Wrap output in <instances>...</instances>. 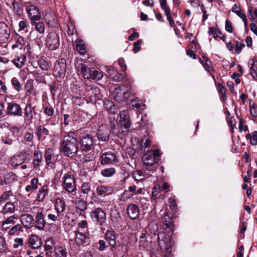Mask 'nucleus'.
I'll list each match as a JSON object with an SVG mask.
<instances>
[{
  "label": "nucleus",
  "instance_id": "obj_63",
  "mask_svg": "<svg viewBox=\"0 0 257 257\" xmlns=\"http://www.w3.org/2000/svg\"><path fill=\"white\" fill-rule=\"evenodd\" d=\"M12 6L16 12L19 13L21 11L22 7L21 4L19 3L14 1L12 3Z\"/></svg>",
  "mask_w": 257,
  "mask_h": 257
},
{
  "label": "nucleus",
  "instance_id": "obj_52",
  "mask_svg": "<svg viewBox=\"0 0 257 257\" xmlns=\"http://www.w3.org/2000/svg\"><path fill=\"white\" fill-rule=\"evenodd\" d=\"M63 216L57 213V215L50 213L48 215V218L49 220L53 221H60L62 219Z\"/></svg>",
  "mask_w": 257,
  "mask_h": 257
},
{
  "label": "nucleus",
  "instance_id": "obj_54",
  "mask_svg": "<svg viewBox=\"0 0 257 257\" xmlns=\"http://www.w3.org/2000/svg\"><path fill=\"white\" fill-rule=\"evenodd\" d=\"M249 107L250 112L251 115L253 117H256L257 116V109L256 108V107L255 106L254 102L250 100L249 102Z\"/></svg>",
  "mask_w": 257,
  "mask_h": 257
},
{
  "label": "nucleus",
  "instance_id": "obj_6",
  "mask_svg": "<svg viewBox=\"0 0 257 257\" xmlns=\"http://www.w3.org/2000/svg\"><path fill=\"white\" fill-rule=\"evenodd\" d=\"M79 69L80 74L85 79L92 78L93 79L100 80L103 76L102 72L96 70L94 68H90L87 67L83 64H81L79 66L78 70Z\"/></svg>",
  "mask_w": 257,
  "mask_h": 257
},
{
  "label": "nucleus",
  "instance_id": "obj_57",
  "mask_svg": "<svg viewBox=\"0 0 257 257\" xmlns=\"http://www.w3.org/2000/svg\"><path fill=\"white\" fill-rule=\"evenodd\" d=\"M160 1L161 8L164 10L165 13L171 11L170 9L167 5V0H161Z\"/></svg>",
  "mask_w": 257,
  "mask_h": 257
},
{
  "label": "nucleus",
  "instance_id": "obj_33",
  "mask_svg": "<svg viewBox=\"0 0 257 257\" xmlns=\"http://www.w3.org/2000/svg\"><path fill=\"white\" fill-rule=\"evenodd\" d=\"M26 57L24 54H21L14 59L12 62L17 68H22L25 64Z\"/></svg>",
  "mask_w": 257,
  "mask_h": 257
},
{
  "label": "nucleus",
  "instance_id": "obj_35",
  "mask_svg": "<svg viewBox=\"0 0 257 257\" xmlns=\"http://www.w3.org/2000/svg\"><path fill=\"white\" fill-rule=\"evenodd\" d=\"M39 180L37 178H33L30 181V184L27 185L25 190L27 192H32L38 188Z\"/></svg>",
  "mask_w": 257,
  "mask_h": 257
},
{
  "label": "nucleus",
  "instance_id": "obj_18",
  "mask_svg": "<svg viewBox=\"0 0 257 257\" xmlns=\"http://www.w3.org/2000/svg\"><path fill=\"white\" fill-rule=\"evenodd\" d=\"M20 222L22 226L26 229H31L33 227L34 218L33 216L30 214H22L20 216Z\"/></svg>",
  "mask_w": 257,
  "mask_h": 257
},
{
  "label": "nucleus",
  "instance_id": "obj_2",
  "mask_svg": "<svg viewBox=\"0 0 257 257\" xmlns=\"http://www.w3.org/2000/svg\"><path fill=\"white\" fill-rule=\"evenodd\" d=\"M158 239L161 249L166 252L165 257H169L174 244L171 235H167L164 231L159 232L158 234Z\"/></svg>",
  "mask_w": 257,
  "mask_h": 257
},
{
  "label": "nucleus",
  "instance_id": "obj_55",
  "mask_svg": "<svg viewBox=\"0 0 257 257\" xmlns=\"http://www.w3.org/2000/svg\"><path fill=\"white\" fill-rule=\"evenodd\" d=\"M24 245V239L22 238H16L14 239V243L13 244V247L14 248H18L22 247Z\"/></svg>",
  "mask_w": 257,
  "mask_h": 257
},
{
  "label": "nucleus",
  "instance_id": "obj_15",
  "mask_svg": "<svg viewBox=\"0 0 257 257\" xmlns=\"http://www.w3.org/2000/svg\"><path fill=\"white\" fill-rule=\"evenodd\" d=\"M66 71V64L64 59H61L55 64L54 75L57 77H64Z\"/></svg>",
  "mask_w": 257,
  "mask_h": 257
},
{
  "label": "nucleus",
  "instance_id": "obj_43",
  "mask_svg": "<svg viewBox=\"0 0 257 257\" xmlns=\"http://www.w3.org/2000/svg\"><path fill=\"white\" fill-rule=\"evenodd\" d=\"M203 60L205 61V63L203 64V67L204 69L208 72H210L211 70H213V68L212 67V64L211 61L209 60V59L206 57L205 55L202 56Z\"/></svg>",
  "mask_w": 257,
  "mask_h": 257
},
{
  "label": "nucleus",
  "instance_id": "obj_7",
  "mask_svg": "<svg viewBox=\"0 0 257 257\" xmlns=\"http://www.w3.org/2000/svg\"><path fill=\"white\" fill-rule=\"evenodd\" d=\"M119 124L122 132L127 134L131 126L128 112L127 110H123L119 112Z\"/></svg>",
  "mask_w": 257,
  "mask_h": 257
},
{
  "label": "nucleus",
  "instance_id": "obj_50",
  "mask_svg": "<svg viewBox=\"0 0 257 257\" xmlns=\"http://www.w3.org/2000/svg\"><path fill=\"white\" fill-rule=\"evenodd\" d=\"M76 208L80 211H84L87 208V203L84 200H80L76 202Z\"/></svg>",
  "mask_w": 257,
  "mask_h": 257
},
{
  "label": "nucleus",
  "instance_id": "obj_28",
  "mask_svg": "<svg viewBox=\"0 0 257 257\" xmlns=\"http://www.w3.org/2000/svg\"><path fill=\"white\" fill-rule=\"evenodd\" d=\"M111 191V187L104 185H99L96 189V193L99 196L110 194Z\"/></svg>",
  "mask_w": 257,
  "mask_h": 257
},
{
  "label": "nucleus",
  "instance_id": "obj_48",
  "mask_svg": "<svg viewBox=\"0 0 257 257\" xmlns=\"http://www.w3.org/2000/svg\"><path fill=\"white\" fill-rule=\"evenodd\" d=\"M81 191L83 194L88 195L91 191V184L88 182L82 183L81 187Z\"/></svg>",
  "mask_w": 257,
  "mask_h": 257
},
{
  "label": "nucleus",
  "instance_id": "obj_17",
  "mask_svg": "<svg viewBox=\"0 0 257 257\" xmlns=\"http://www.w3.org/2000/svg\"><path fill=\"white\" fill-rule=\"evenodd\" d=\"M10 29L4 22H0V43L8 41L10 37Z\"/></svg>",
  "mask_w": 257,
  "mask_h": 257
},
{
  "label": "nucleus",
  "instance_id": "obj_61",
  "mask_svg": "<svg viewBox=\"0 0 257 257\" xmlns=\"http://www.w3.org/2000/svg\"><path fill=\"white\" fill-rule=\"evenodd\" d=\"M129 192H128V191L126 190H125L122 195L121 199L123 201H126L127 199L131 198L133 195H134V194Z\"/></svg>",
  "mask_w": 257,
  "mask_h": 257
},
{
  "label": "nucleus",
  "instance_id": "obj_11",
  "mask_svg": "<svg viewBox=\"0 0 257 257\" xmlns=\"http://www.w3.org/2000/svg\"><path fill=\"white\" fill-rule=\"evenodd\" d=\"M33 226L39 231H43L47 223L45 215L42 211L38 212L35 215Z\"/></svg>",
  "mask_w": 257,
  "mask_h": 257
},
{
  "label": "nucleus",
  "instance_id": "obj_1",
  "mask_svg": "<svg viewBox=\"0 0 257 257\" xmlns=\"http://www.w3.org/2000/svg\"><path fill=\"white\" fill-rule=\"evenodd\" d=\"M77 136L73 132L65 135L61 142L60 150L68 157H73L77 152Z\"/></svg>",
  "mask_w": 257,
  "mask_h": 257
},
{
  "label": "nucleus",
  "instance_id": "obj_49",
  "mask_svg": "<svg viewBox=\"0 0 257 257\" xmlns=\"http://www.w3.org/2000/svg\"><path fill=\"white\" fill-rule=\"evenodd\" d=\"M133 176L135 180L137 181H141L145 178L144 173L141 170H137L133 174Z\"/></svg>",
  "mask_w": 257,
  "mask_h": 257
},
{
  "label": "nucleus",
  "instance_id": "obj_14",
  "mask_svg": "<svg viewBox=\"0 0 257 257\" xmlns=\"http://www.w3.org/2000/svg\"><path fill=\"white\" fill-rule=\"evenodd\" d=\"M110 130L106 125L99 126L96 133V137L99 141L107 142L109 138Z\"/></svg>",
  "mask_w": 257,
  "mask_h": 257
},
{
  "label": "nucleus",
  "instance_id": "obj_19",
  "mask_svg": "<svg viewBox=\"0 0 257 257\" xmlns=\"http://www.w3.org/2000/svg\"><path fill=\"white\" fill-rule=\"evenodd\" d=\"M117 161L116 155L110 152H105L101 155L100 164L107 165L113 164Z\"/></svg>",
  "mask_w": 257,
  "mask_h": 257
},
{
  "label": "nucleus",
  "instance_id": "obj_22",
  "mask_svg": "<svg viewBox=\"0 0 257 257\" xmlns=\"http://www.w3.org/2000/svg\"><path fill=\"white\" fill-rule=\"evenodd\" d=\"M127 213L132 219H137L140 214V209L139 207L133 203L128 204L126 208Z\"/></svg>",
  "mask_w": 257,
  "mask_h": 257
},
{
  "label": "nucleus",
  "instance_id": "obj_58",
  "mask_svg": "<svg viewBox=\"0 0 257 257\" xmlns=\"http://www.w3.org/2000/svg\"><path fill=\"white\" fill-rule=\"evenodd\" d=\"M79 228L78 229L80 230V231L83 232V229L87 228L88 224L86 220H83L79 222L78 224Z\"/></svg>",
  "mask_w": 257,
  "mask_h": 257
},
{
  "label": "nucleus",
  "instance_id": "obj_37",
  "mask_svg": "<svg viewBox=\"0 0 257 257\" xmlns=\"http://www.w3.org/2000/svg\"><path fill=\"white\" fill-rule=\"evenodd\" d=\"M48 134V130L43 126H39L37 129V135L39 140H44Z\"/></svg>",
  "mask_w": 257,
  "mask_h": 257
},
{
  "label": "nucleus",
  "instance_id": "obj_51",
  "mask_svg": "<svg viewBox=\"0 0 257 257\" xmlns=\"http://www.w3.org/2000/svg\"><path fill=\"white\" fill-rule=\"evenodd\" d=\"M11 83L14 88L18 91L22 90V85L17 78L14 77L11 80Z\"/></svg>",
  "mask_w": 257,
  "mask_h": 257
},
{
  "label": "nucleus",
  "instance_id": "obj_47",
  "mask_svg": "<svg viewBox=\"0 0 257 257\" xmlns=\"http://www.w3.org/2000/svg\"><path fill=\"white\" fill-rule=\"evenodd\" d=\"M48 194V190L47 186L43 187L39 190L37 198L40 201H42Z\"/></svg>",
  "mask_w": 257,
  "mask_h": 257
},
{
  "label": "nucleus",
  "instance_id": "obj_10",
  "mask_svg": "<svg viewBox=\"0 0 257 257\" xmlns=\"http://www.w3.org/2000/svg\"><path fill=\"white\" fill-rule=\"evenodd\" d=\"M79 143L83 151H89L94 147V139L92 136L86 135L81 137Z\"/></svg>",
  "mask_w": 257,
  "mask_h": 257
},
{
  "label": "nucleus",
  "instance_id": "obj_53",
  "mask_svg": "<svg viewBox=\"0 0 257 257\" xmlns=\"http://www.w3.org/2000/svg\"><path fill=\"white\" fill-rule=\"evenodd\" d=\"M38 64L40 67L43 70H48L50 68L48 62L44 59L39 60Z\"/></svg>",
  "mask_w": 257,
  "mask_h": 257
},
{
  "label": "nucleus",
  "instance_id": "obj_44",
  "mask_svg": "<svg viewBox=\"0 0 257 257\" xmlns=\"http://www.w3.org/2000/svg\"><path fill=\"white\" fill-rule=\"evenodd\" d=\"M11 195H12V192L11 190L4 192L0 196V204L8 202Z\"/></svg>",
  "mask_w": 257,
  "mask_h": 257
},
{
  "label": "nucleus",
  "instance_id": "obj_38",
  "mask_svg": "<svg viewBox=\"0 0 257 257\" xmlns=\"http://www.w3.org/2000/svg\"><path fill=\"white\" fill-rule=\"evenodd\" d=\"M75 42L77 51L81 55L85 54L86 53L85 47L82 40H77Z\"/></svg>",
  "mask_w": 257,
  "mask_h": 257
},
{
  "label": "nucleus",
  "instance_id": "obj_40",
  "mask_svg": "<svg viewBox=\"0 0 257 257\" xmlns=\"http://www.w3.org/2000/svg\"><path fill=\"white\" fill-rule=\"evenodd\" d=\"M245 137L247 139L249 140L251 145H257V131H254L250 134H247Z\"/></svg>",
  "mask_w": 257,
  "mask_h": 257
},
{
  "label": "nucleus",
  "instance_id": "obj_5",
  "mask_svg": "<svg viewBox=\"0 0 257 257\" xmlns=\"http://www.w3.org/2000/svg\"><path fill=\"white\" fill-rule=\"evenodd\" d=\"M62 188L68 194H73L76 191V183L74 176L70 173L65 174L62 177Z\"/></svg>",
  "mask_w": 257,
  "mask_h": 257
},
{
  "label": "nucleus",
  "instance_id": "obj_60",
  "mask_svg": "<svg viewBox=\"0 0 257 257\" xmlns=\"http://www.w3.org/2000/svg\"><path fill=\"white\" fill-rule=\"evenodd\" d=\"M45 158L47 165H48L51 163L52 154L51 151L49 150L46 151L45 154Z\"/></svg>",
  "mask_w": 257,
  "mask_h": 257
},
{
  "label": "nucleus",
  "instance_id": "obj_36",
  "mask_svg": "<svg viewBox=\"0 0 257 257\" xmlns=\"http://www.w3.org/2000/svg\"><path fill=\"white\" fill-rule=\"evenodd\" d=\"M55 257H67V252L65 248L61 246H57L54 248Z\"/></svg>",
  "mask_w": 257,
  "mask_h": 257
},
{
  "label": "nucleus",
  "instance_id": "obj_8",
  "mask_svg": "<svg viewBox=\"0 0 257 257\" xmlns=\"http://www.w3.org/2000/svg\"><path fill=\"white\" fill-rule=\"evenodd\" d=\"M87 232H83L80 231V230L77 229L74 231L75 234V241L77 244L85 246L89 245L90 243V239L89 236L88 231L86 230Z\"/></svg>",
  "mask_w": 257,
  "mask_h": 257
},
{
  "label": "nucleus",
  "instance_id": "obj_34",
  "mask_svg": "<svg viewBox=\"0 0 257 257\" xmlns=\"http://www.w3.org/2000/svg\"><path fill=\"white\" fill-rule=\"evenodd\" d=\"M31 25L34 27L35 29L40 34H44L45 31V24L40 21H33L31 22Z\"/></svg>",
  "mask_w": 257,
  "mask_h": 257
},
{
  "label": "nucleus",
  "instance_id": "obj_3",
  "mask_svg": "<svg viewBox=\"0 0 257 257\" xmlns=\"http://www.w3.org/2000/svg\"><path fill=\"white\" fill-rule=\"evenodd\" d=\"M160 154L158 150H151L145 154L142 158L143 165L145 169L150 171H154L157 169L155 158L159 157Z\"/></svg>",
  "mask_w": 257,
  "mask_h": 257
},
{
  "label": "nucleus",
  "instance_id": "obj_64",
  "mask_svg": "<svg viewBox=\"0 0 257 257\" xmlns=\"http://www.w3.org/2000/svg\"><path fill=\"white\" fill-rule=\"evenodd\" d=\"M34 138L33 134L30 132H26L24 136V140L28 142H31L33 141Z\"/></svg>",
  "mask_w": 257,
  "mask_h": 257
},
{
  "label": "nucleus",
  "instance_id": "obj_4",
  "mask_svg": "<svg viewBox=\"0 0 257 257\" xmlns=\"http://www.w3.org/2000/svg\"><path fill=\"white\" fill-rule=\"evenodd\" d=\"M133 94L132 87L130 85H123L115 88L113 91L114 98L119 103L127 101L128 98Z\"/></svg>",
  "mask_w": 257,
  "mask_h": 257
},
{
  "label": "nucleus",
  "instance_id": "obj_42",
  "mask_svg": "<svg viewBox=\"0 0 257 257\" xmlns=\"http://www.w3.org/2000/svg\"><path fill=\"white\" fill-rule=\"evenodd\" d=\"M8 245L5 238L0 236V252L6 253L8 251Z\"/></svg>",
  "mask_w": 257,
  "mask_h": 257
},
{
  "label": "nucleus",
  "instance_id": "obj_29",
  "mask_svg": "<svg viewBox=\"0 0 257 257\" xmlns=\"http://www.w3.org/2000/svg\"><path fill=\"white\" fill-rule=\"evenodd\" d=\"M105 239L109 245L112 247H115L116 237L113 231L107 230L105 233Z\"/></svg>",
  "mask_w": 257,
  "mask_h": 257
},
{
  "label": "nucleus",
  "instance_id": "obj_9",
  "mask_svg": "<svg viewBox=\"0 0 257 257\" xmlns=\"http://www.w3.org/2000/svg\"><path fill=\"white\" fill-rule=\"evenodd\" d=\"M90 216L94 222L100 225H102L106 220V214L104 210L99 207L93 210L91 212Z\"/></svg>",
  "mask_w": 257,
  "mask_h": 257
},
{
  "label": "nucleus",
  "instance_id": "obj_31",
  "mask_svg": "<svg viewBox=\"0 0 257 257\" xmlns=\"http://www.w3.org/2000/svg\"><path fill=\"white\" fill-rule=\"evenodd\" d=\"M23 231V227L20 224H17L11 226L7 231L9 235H19V233Z\"/></svg>",
  "mask_w": 257,
  "mask_h": 257
},
{
  "label": "nucleus",
  "instance_id": "obj_24",
  "mask_svg": "<svg viewBox=\"0 0 257 257\" xmlns=\"http://www.w3.org/2000/svg\"><path fill=\"white\" fill-rule=\"evenodd\" d=\"M25 119L32 122L34 116L36 114L35 107L32 106L31 103L28 102L24 109Z\"/></svg>",
  "mask_w": 257,
  "mask_h": 257
},
{
  "label": "nucleus",
  "instance_id": "obj_16",
  "mask_svg": "<svg viewBox=\"0 0 257 257\" xmlns=\"http://www.w3.org/2000/svg\"><path fill=\"white\" fill-rule=\"evenodd\" d=\"M4 219L2 222V229L4 231H7L11 226L15 225L18 219V217L15 215H12L10 216L7 215L4 216Z\"/></svg>",
  "mask_w": 257,
  "mask_h": 257
},
{
  "label": "nucleus",
  "instance_id": "obj_56",
  "mask_svg": "<svg viewBox=\"0 0 257 257\" xmlns=\"http://www.w3.org/2000/svg\"><path fill=\"white\" fill-rule=\"evenodd\" d=\"M44 112L48 116H52L54 114V110L53 108L49 105L44 108Z\"/></svg>",
  "mask_w": 257,
  "mask_h": 257
},
{
  "label": "nucleus",
  "instance_id": "obj_26",
  "mask_svg": "<svg viewBox=\"0 0 257 257\" xmlns=\"http://www.w3.org/2000/svg\"><path fill=\"white\" fill-rule=\"evenodd\" d=\"M105 70L113 81L117 82L120 81L123 79L122 75L118 73L113 68L106 67Z\"/></svg>",
  "mask_w": 257,
  "mask_h": 257
},
{
  "label": "nucleus",
  "instance_id": "obj_25",
  "mask_svg": "<svg viewBox=\"0 0 257 257\" xmlns=\"http://www.w3.org/2000/svg\"><path fill=\"white\" fill-rule=\"evenodd\" d=\"M15 210L16 205L15 202L8 201L3 206L1 212L4 215V216H7L9 214L14 213Z\"/></svg>",
  "mask_w": 257,
  "mask_h": 257
},
{
  "label": "nucleus",
  "instance_id": "obj_45",
  "mask_svg": "<svg viewBox=\"0 0 257 257\" xmlns=\"http://www.w3.org/2000/svg\"><path fill=\"white\" fill-rule=\"evenodd\" d=\"M15 180V175L13 173H10L7 174L4 176V184H10L13 183Z\"/></svg>",
  "mask_w": 257,
  "mask_h": 257
},
{
  "label": "nucleus",
  "instance_id": "obj_59",
  "mask_svg": "<svg viewBox=\"0 0 257 257\" xmlns=\"http://www.w3.org/2000/svg\"><path fill=\"white\" fill-rule=\"evenodd\" d=\"M169 203V207L173 210H176L177 207L176 200L173 198L170 197L168 198Z\"/></svg>",
  "mask_w": 257,
  "mask_h": 257
},
{
  "label": "nucleus",
  "instance_id": "obj_12",
  "mask_svg": "<svg viewBox=\"0 0 257 257\" xmlns=\"http://www.w3.org/2000/svg\"><path fill=\"white\" fill-rule=\"evenodd\" d=\"M46 45L50 50L56 49L60 45L58 35L56 33H50L46 39Z\"/></svg>",
  "mask_w": 257,
  "mask_h": 257
},
{
  "label": "nucleus",
  "instance_id": "obj_62",
  "mask_svg": "<svg viewBox=\"0 0 257 257\" xmlns=\"http://www.w3.org/2000/svg\"><path fill=\"white\" fill-rule=\"evenodd\" d=\"M25 89L26 90V95L29 96L31 94L32 90L33 89V86L31 82H27L25 85Z\"/></svg>",
  "mask_w": 257,
  "mask_h": 257
},
{
  "label": "nucleus",
  "instance_id": "obj_39",
  "mask_svg": "<svg viewBox=\"0 0 257 257\" xmlns=\"http://www.w3.org/2000/svg\"><path fill=\"white\" fill-rule=\"evenodd\" d=\"M115 173V169L114 168H109L103 169L100 174L104 177H110Z\"/></svg>",
  "mask_w": 257,
  "mask_h": 257
},
{
  "label": "nucleus",
  "instance_id": "obj_23",
  "mask_svg": "<svg viewBox=\"0 0 257 257\" xmlns=\"http://www.w3.org/2000/svg\"><path fill=\"white\" fill-rule=\"evenodd\" d=\"M163 225L164 229L167 231H174V222L172 217H170L168 215V213L166 210L165 214L163 218Z\"/></svg>",
  "mask_w": 257,
  "mask_h": 257
},
{
  "label": "nucleus",
  "instance_id": "obj_20",
  "mask_svg": "<svg viewBox=\"0 0 257 257\" xmlns=\"http://www.w3.org/2000/svg\"><path fill=\"white\" fill-rule=\"evenodd\" d=\"M7 111L8 114L15 116H21L23 113L20 105L13 102L8 103Z\"/></svg>",
  "mask_w": 257,
  "mask_h": 257
},
{
  "label": "nucleus",
  "instance_id": "obj_21",
  "mask_svg": "<svg viewBox=\"0 0 257 257\" xmlns=\"http://www.w3.org/2000/svg\"><path fill=\"white\" fill-rule=\"evenodd\" d=\"M29 246L33 249H38L42 244L41 238L36 234H32L28 239Z\"/></svg>",
  "mask_w": 257,
  "mask_h": 257
},
{
  "label": "nucleus",
  "instance_id": "obj_32",
  "mask_svg": "<svg viewBox=\"0 0 257 257\" xmlns=\"http://www.w3.org/2000/svg\"><path fill=\"white\" fill-rule=\"evenodd\" d=\"M128 246L126 244H120L116 246L115 250V254L117 257H123L127 253Z\"/></svg>",
  "mask_w": 257,
  "mask_h": 257
},
{
  "label": "nucleus",
  "instance_id": "obj_30",
  "mask_svg": "<svg viewBox=\"0 0 257 257\" xmlns=\"http://www.w3.org/2000/svg\"><path fill=\"white\" fill-rule=\"evenodd\" d=\"M42 155L38 150H35L34 153V157L32 165L34 168H38L42 162Z\"/></svg>",
  "mask_w": 257,
  "mask_h": 257
},
{
  "label": "nucleus",
  "instance_id": "obj_27",
  "mask_svg": "<svg viewBox=\"0 0 257 257\" xmlns=\"http://www.w3.org/2000/svg\"><path fill=\"white\" fill-rule=\"evenodd\" d=\"M66 205L64 200L61 198H57L55 203V209L57 213L60 214L64 216V211L65 209Z\"/></svg>",
  "mask_w": 257,
  "mask_h": 257
},
{
  "label": "nucleus",
  "instance_id": "obj_41",
  "mask_svg": "<svg viewBox=\"0 0 257 257\" xmlns=\"http://www.w3.org/2000/svg\"><path fill=\"white\" fill-rule=\"evenodd\" d=\"M56 244V240L54 237H50L47 238L45 242V248L47 250H51L53 249Z\"/></svg>",
  "mask_w": 257,
  "mask_h": 257
},
{
  "label": "nucleus",
  "instance_id": "obj_46",
  "mask_svg": "<svg viewBox=\"0 0 257 257\" xmlns=\"http://www.w3.org/2000/svg\"><path fill=\"white\" fill-rule=\"evenodd\" d=\"M130 105L132 109H136V110L142 109L144 108L142 107H144L145 105H142L140 103L139 100L138 98H136L130 102Z\"/></svg>",
  "mask_w": 257,
  "mask_h": 257
},
{
  "label": "nucleus",
  "instance_id": "obj_13",
  "mask_svg": "<svg viewBox=\"0 0 257 257\" xmlns=\"http://www.w3.org/2000/svg\"><path fill=\"white\" fill-rule=\"evenodd\" d=\"M26 11L31 22L33 21H40L41 19L39 10L36 6L31 5L26 8Z\"/></svg>",
  "mask_w": 257,
  "mask_h": 257
}]
</instances>
